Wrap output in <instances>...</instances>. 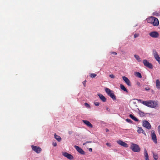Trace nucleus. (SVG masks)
Instances as JSON below:
<instances>
[{
  "instance_id": "obj_39",
  "label": "nucleus",
  "mask_w": 160,
  "mask_h": 160,
  "mask_svg": "<svg viewBox=\"0 0 160 160\" xmlns=\"http://www.w3.org/2000/svg\"><path fill=\"white\" fill-rule=\"evenodd\" d=\"M145 89L146 90L148 91L150 90V88L149 87H147L145 88Z\"/></svg>"
},
{
  "instance_id": "obj_22",
  "label": "nucleus",
  "mask_w": 160,
  "mask_h": 160,
  "mask_svg": "<svg viewBox=\"0 0 160 160\" xmlns=\"http://www.w3.org/2000/svg\"><path fill=\"white\" fill-rule=\"evenodd\" d=\"M129 117L131 118L132 119L134 120L135 121H138V119L136 118L135 117H134L133 115L132 114H130L129 115Z\"/></svg>"
},
{
  "instance_id": "obj_11",
  "label": "nucleus",
  "mask_w": 160,
  "mask_h": 160,
  "mask_svg": "<svg viewBox=\"0 0 160 160\" xmlns=\"http://www.w3.org/2000/svg\"><path fill=\"white\" fill-rule=\"evenodd\" d=\"M123 80L124 81L126 84L129 86H131V83L129 79L126 77L125 76H123L122 77Z\"/></svg>"
},
{
  "instance_id": "obj_3",
  "label": "nucleus",
  "mask_w": 160,
  "mask_h": 160,
  "mask_svg": "<svg viewBox=\"0 0 160 160\" xmlns=\"http://www.w3.org/2000/svg\"><path fill=\"white\" fill-rule=\"evenodd\" d=\"M130 148L134 152H138L140 151V148L139 146L134 143H132Z\"/></svg>"
},
{
  "instance_id": "obj_33",
  "label": "nucleus",
  "mask_w": 160,
  "mask_h": 160,
  "mask_svg": "<svg viewBox=\"0 0 160 160\" xmlns=\"http://www.w3.org/2000/svg\"><path fill=\"white\" fill-rule=\"evenodd\" d=\"M86 80H85L82 82V84L83 85L84 87H86Z\"/></svg>"
},
{
  "instance_id": "obj_6",
  "label": "nucleus",
  "mask_w": 160,
  "mask_h": 160,
  "mask_svg": "<svg viewBox=\"0 0 160 160\" xmlns=\"http://www.w3.org/2000/svg\"><path fill=\"white\" fill-rule=\"evenodd\" d=\"M31 147L32 150L37 153H40L42 150V149L38 146L32 145Z\"/></svg>"
},
{
  "instance_id": "obj_7",
  "label": "nucleus",
  "mask_w": 160,
  "mask_h": 160,
  "mask_svg": "<svg viewBox=\"0 0 160 160\" xmlns=\"http://www.w3.org/2000/svg\"><path fill=\"white\" fill-rule=\"evenodd\" d=\"M142 126L148 129H150L151 128L150 124L146 120L143 121Z\"/></svg>"
},
{
  "instance_id": "obj_15",
  "label": "nucleus",
  "mask_w": 160,
  "mask_h": 160,
  "mask_svg": "<svg viewBox=\"0 0 160 160\" xmlns=\"http://www.w3.org/2000/svg\"><path fill=\"white\" fill-rule=\"evenodd\" d=\"M98 96L99 97L100 99L103 102H105L106 101V98L105 97L101 94H98Z\"/></svg>"
},
{
  "instance_id": "obj_32",
  "label": "nucleus",
  "mask_w": 160,
  "mask_h": 160,
  "mask_svg": "<svg viewBox=\"0 0 160 160\" xmlns=\"http://www.w3.org/2000/svg\"><path fill=\"white\" fill-rule=\"evenodd\" d=\"M85 105L87 107H88V108L90 107V106H89V105L88 103H87L86 102L85 103Z\"/></svg>"
},
{
  "instance_id": "obj_25",
  "label": "nucleus",
  "mask_w": 160,
  "mask_h": 160,
  "mask_svg": "<svg viewBox=\"0 0 160 160\" xmlns=\"http://www.w3.org/2000/svg\"><path fill=\"white\" fill-rule=\"evenodd\" d=\"M111 98H112L113 100H115L116 99V96L113 93V92H112L109 95Z\"/></svg>"
},
{
  "instance_id": "obj_30",
  "label": "nucleus",
  "mask_w": 160,
  "mask_h": 160,
  "mask_svg": "<svg viewBox=\"0 0 160 160\" xmlns=\"http://www.w3.org/2000/svg\"><path fill=\"white\" fill-rule=\"evenodd\" d=\"M109 77L111 78H114L115 76L113 74H110L109 75Z\"/></svg>"
},
{
  "instance_id": "obj_44",
  "label": "nucleus",
  "mask_w": 160,
  "mask_h": 160,
  "mask_svg": "<svg viewBox=\"0 0 160 160\" xmlns=\"http://www.w3.org/2000/svg\"><path fill=\"white\" fill-rule=\"evenodd\" d=\"M69 132V133L70 134H71V132Z\"/></svg>"
},
{
  "instance_id": "obj_26",
  "label": "nucleus",
  "mask_w": 160,
  "mask_h": 160,
  "mask_svg": "<svg viewBox=\"0 0 160 160\" xmlns=\"http://www.w3.org/2000/svg\"><path fill=\"white\" fill-rule=\"evenodd\" d=\"M96 76L97 75L95 73H91L90 75V77L92 78H95Z\"/></svg>"
},
{
  "instance_id": "obj_20",
  "label": "nucleus",
  "mask_w": 160,
  "mask_h": 160,
  "mask_svg": "<svg viewBox=\"0 0 160 160\" xmlns=\"http://www.w3.org/2000/svg\"><path fill=\"white\" fill-rule=\"evenodd\" d=\"M120 87L121 89L123 90L124 91L126 92H128V91L127 90V89L125 88V87H124V85H123L121 84L120 85Z\"/></svg>"
},
{
  "instance_id": "obj_19",
  "label": "nucleus",
  "mask_w": 160,
  "mask_h": 160,
  "mask_svg": "<svg viewBox=\"0 0 160 160\" xmlns=\"http://www.w3.org/2000/svg\"><path fill=\"white\" fill-rule=\"evenodd\" d=\"M54 138L57 139L58 142H60L61 140V138L60 136L57 135L56 134H54Z\"/></svg>"
},
{
  "instance_id": "obj_5",
  "label": "nucleus",
  "mask_w": 160,
  "mask_h": 160,
  "mask_svg": "<svg viewBox=\"0 0 160 160\" xmlns=\"http://www.w3.org/2000/svg\"><path fill=\"white\" fill-rule=\"evenodd\" d=\"M143 62L145 66L150 69H152L153 68V66L152 64L151 63H149L147 60H144L143 61Z\"/></svg>"
},
{
  "instance_id": "obj_8",
  "label": "nucleus",
  "mask_w": 160,
  "mask_h": 160,
  "mask_svg": "<svg viewBox=\"0 0 160 160\" xmlns=\"http://www.w3.org/2000/svg\"><path fill=\"white\" fill-rule=\"evenodd\" d=\"M149 35L153 38H157L159 36V34L158 32L156 31L152 32L149 33Z\"/></svg>"
},
{
  "instance_id": "obj_43",
  "label": "nucleus",
  "mask_w": 160,
  "mask_h": 160,
  "mask_svg": "<svg viewBox=\"0 0 160 160\" xmlns=\"http://www.w3.org/2000/svg\"><path fill=\"white\" fill-rule=\"evenodd\" d=\"M138 101H141V100H140V99H139V100H138Z\"/></svg>"
},
{
  "instance_id": "obj_28",
  "label": "nucleus",
  "mask_w": 160,
  "mask_h": 160,
  "mask_svg": "<svg viewBox=\"0 0 160 160\" xmlns=\"http://www.w3.org/2000/svg\"><path fill=\"white\" fill-rule=\"evenodd\" d=\"M94 104L95 106H98L99 105L100 103L99 102H94Z\"/></svg>"
},
{
  "instance_id": "obj_2",
  "label": "nucleus",
  "mask_w": 160,
  "mask_h": 160,
  "mask_svg": "<svg viewBox=\"0 0 160 160\" xmlns=\"http://www.w3.org/2000/svg\"><path fill=\"white\" fill-rule=\"evenodd\" d=\"M148 22L152 24L153 26H157L159 25V21L158 19L154 17H151L147 18Z\"/></svg>"
},
{
  "instance_id": "obj_14",
  "label": "nucleus",
  "mask_w": 160,
  "mask_h": 160,
  "mask_svg": "<svg viewBox=\"0 0 160 160\" xmlns=\"http://www.w3.org/2000/svg\"><path fill=\"white\" fill-rule=\"evenodd\" d=\"M82 122L88 127L91 128H92V125L89 121L86 120H82Z\"/></svg>"
},
{
  "instance_id": "obj_18",
  "label": "nucleus",
  "mask_w": 160,
  "mask_h": 160,
  "mask_svg": "<svg viewBox=\"0 0 160 160\" xmlns=\"http://www.w3.org/2000/svg\"><path fill=\"white\" fill-rule=\"evenodd\" d=\"M156 87L157 88L160 89V82L159 79H157L156 81Z\"/></svg>"
},
{
  "instance_id": "obj_9",
  "label": "nucleus",
  "mask_w": 160,
  "mask_h": 160,
  "mask_svg": "<svg viewBox=\"0 0 160 160\" xmlns=\"http://www.w3.org/2000/svg\"><path fill=\"white\" fill-rule=\"evenodd\" d=\"M151 137L153 142L157 144V137L154 132V131L153 130L151 132Z\"/></svg>"
},
{
  "instance_id": "obj_29",
  "label": "nucleus",
  "mask_w": 160,
  "mask_h": 160,
  "mask_svg": "<svg viewBox=\"0 0 160 160\" xmlns=\"http://www.w3.org/2000/svg\"><path fill=\"white\" fill-rule=\"evenodd\" d=\"M92 141H87L86 142H85L83 144V145H85L86 144H87V143H92Z\"/></svg>"
},
{
  "instance_id": "obj_27",
  "label": "nucleus",
  "mask_w": 160,
  "mask_h": 160,
  "mask_svg": "<svg viewBox=\"0 0 160 160\" xmlns=\"http://www.w3.org/2000/svg\"><path fill=\"white\" fill-rule=\"evenodd\" d=\"M153 158L155 160H157L158 158V156L157 154H153Z\"/></svg>"
},
{
  "instance_id": "obj_16",
  "label": "nucleus",
  "mask_w": 160,
  "mask_h": 160,
  "mask_svg": "<svg viewBox=\"0 0 160 160\" xmlns=\"http://www.w3.org/2000/svg\"><path fill=\"white\" fill-rule=\"evenodd\" d=\"M137 132L138 133H142L145 136L146 135V134L145 132L143 130L142 128L141 127L138 128V129L137 130Z\"/></svg>"
},
{
  "instance_id": "obj_21",
  "label": "nucleus",
  "mask_w": 160,
  "mask_h": 160,
  "mask_svg": "<svg viewBox=\"0 0 160 160\" xmlns=\"http://www.w3.org/2000/svg\"><path fill=\"white\" fill-rule=\"evenodd\" d=\"M105 90L107 94L109 95L113 91L109 89L108 88H106Z\"/></svg>"
},
{
  "instance_id": "obj_31",
  "label": "nucleus",
  "mask_w": 160,
  "mask_h": 160,
  "mask_svg": "<svg viewBox=\"0 0 160 160\" xmlns=\"http://www.w3.org/2000/svg\"><path fill=\"white\" fill-rule=\"evenodd\" d=\"M126 121L129 123H131L132 122V121L130 119H126Z\"/></svg>"
},
{
  "instance_id": "obj_41",
  "label": "nucleus",
  "mask_w": 160,
  "mask_h": 160,
  "mask_svg": "<svg viewBox=\"0 0 160 160\" xmlns=\"http://www.w3.org/2000/svg\"><path fill=\"white\" fill-rule=\"evenodd\" d=\"M112 53L114 54H115V55H117V53L116 52H112Z\"/></svg>"
},
{
  "instance_id": "obj_40",
  "label": "nucleus",
  "mask_w": 160,
  "mask_h": 160,
  "mask_svg": "<svg viewBox=\"0 0 160 160\" xmlns=\"http://www.w3.org/2000/svg\"><path fill=\"white\" fill-rule=\"evenodd\" d=\"M88 150L90 152H91L92 151V148H89Z\"/></svg>"
},
{
  "instance_id": "obj_34",
  "label": "nucleus",
  "mask_w": 160,
  "mask_h": 160,
  "mask_svg": "<svg viewBox=\"0 0 160 160\" xmlns=\"http://www.w3.org/2000/svg\"><path fill=\"white\" fill-rule=\"evenodd\" d=\"M137 85L138 86L140 87L141 86V84L140 83L138 82H137Z\"/></svg>"
},
{
  "instance_id": "obj_38",
  "label": "nucleus",
  "mask_w": 160,
  "mask_h": 160,
  "mask_svg": "<svg viewBox=\"0 0 160 160\" xmlns=\"http://www.w3.org/2000/svg\"><path fill=\"white\" fill-rule=\"evenodd\" d=\"M153 15H154L158 16V13H157V12H155L153 13Z\"/></svg>"
},
{
  "instance_id": "obj_24",
  "label": "nucleus",
  "mask_w": 160,
  "mask_h": 160,
  "mask_svg": "<svg viewBox=\"0 0 160 160\" xmlns=\"http://www.w3.org/2000/svg\"><path fill=\"white\" fill-rule=\"evenodd\" d=\"M134 57L138 62H140L142 60L138 55H134Z\"/></svg>"
},
{
  "instance_id": "obj_13",
  "label": "nucleus",
  "mask_w": 160,
  "mask_h": 160,
  "mask_svg": "<svg viewBox=\"0 0 160 160\" xmlns=\"http://www.w3.org/2000/svg\"><path fill=\"white\" fill-rule=\"evenodd\" d=\"M74 147L76 150L80 154L84 155L85 154V152L84 151L79 147L77 146H75Z\"/></svg>"
},
{
  "instance_id": "obj_10",
  "label": "nucleus",
  "mask_w": 160,
  "mask_h": 160,
  "mask_svg": "<svg viewBox=\"0 0 160 160\" xmlns=\"http://www.w3.org/2000/svg\"><path fill=\"white\" fill-rule=\"evenodd\" d=\"M62 155L70 160H72L73 158V157L72 155L66 152H63Z\"/></svg>"
},
{
  "instance_id": "obj_35",
  "label": "nucleus",
  "mask_w": 160,
  "mask_h": 160,
  "mask_svg": "<svg viewBox=\"0 0 160 160\" xmlns=\"http://www.w3.org/2000/svg\"><path fill=\"white\" fill-rule=\"evenodd\" d=\"M139 36V35L138 34L136 33L134 35V38H136L138 37Z\"/></svg>"
},
{
  "instance_id": "obj_37",
  "label": "nucleus",
  "mask_w": 160,
  "mask_h": 160,
  "mask_svg": "<svg viewBox=\"0 0 160 160\" xmlns=\"http://www.w3.org/2000/svg\"><path fill=\"white\" fill-rule=\"evenodd\" d=\"M106 145L108 146V147H111V145H110V143H107L106 144Z\"/></svg>"
},
{
  "instance_id": "obj_1",
  "label": "nucleus",
  "mask_w": 160,
  "mask_h": 160,
  "mask_svg": "<svg viewBox=\"0 0 160 160\" xmlns=\"http://www.w3.org/2000/svg\"><path fill=\"white\" fill-rule=\"evenodd\" d=\"M143 105L152 108H155L158 105V103L153 100L144 101L142 102Z\"/></svg>"
},
{
  "instance_id": "obj_42",
  "label": "nucleus",
  "mask_w": 160,
  "mask_h": 160,
  "mask_svg": "<svg viewBox=\"0 0 160 160\" xmlns=\"http://www.w3.org/2000/svg\"><path fill=\"white\" fill-rule=\"evenodd\" d=\"M106 132H108L109 131V130L108 128H106Z\"/></svg>"
},
{
  "instance_id": "obj_17",
  "label": "nucleus",
  "mask_w": 160,
  "mask_h": 160,
  "mask_svg": "<svg viewBox=\"0 0 160 160\" xmlns=\"http://www.w3.org/2000/svg\"><path fill=\"white\" fill-rule=\"evenodd\" d=\"M144 156L146 160H149L148 155L146 149H144Z\"/></svg>"
},
{
  "instance_id": "obj_12",
  "label": "nucleus",
  "mask_w": 160,
  "mask_h": 160,
  "mask_svg": "<svg viewBox=\"0 0 160 160\" xmlns=\"http://www.w3.org/2000/svg\"><path fill=\"white\" fill-rule=\"evenodd\" d=\"M117 142L120 145L124 147H128V145L127 143L122 141L121 140H119L117 141Z\"/></svg>"
},
{
  "instance_id": "obj_45",
  "label": "nucleus",
  "mask_w": 160,
  "mask_h": 160,
  "mask_svg": "<svg viewBox=\"0 0 160 160\" xmlns=\"http://www.w3.org/2000/svg\"><path fill=\"white\" fill-rule=\"evenodd\" d=\"M108 108H107V110H108Z\"/></svg>"
},
{
  "instance_id": "obj_4",
  "label": "nucleus",
  "mask_w": 160,
  "mask_h": 160,
  "mask_svg": "<svg viewBox=\"0 0 160 160\" xmlns=\"http://www.w3.org/2000/svg\"><path fill=\"white\" fill-rule=\"evenodd\" d=\"M152 54L155 59L160 64V57L158 55L156 50L154 49L152 50Z\"/></svg>"
},
{
  "instance_id": "obj_36",
  "label": "nucleus",
  "mask_w": 160,
  "mask_h": 160,
  "mask_svg": "<svg viewBox=\"0 0 160 160\" xmlns=\"http://www.w3.org/2000/svg\"><path fill=\"white\" fill-rule=\"evenodd\" d=\"M52 145L56 147L57 146V144L56 142H53L52 143Z\"/></svg>"
},
{
  "instance_id": "obj_23",
  "label": "nucleus",
  "mask_w": 160,
  "mask_h": 160,
  "mask_svg": "<svg viewBox=\"0 0 160 160\" xmlns=\"http://www.w3.org/2000/svg\"><path fill=\"white\" fill-rule=\"evenodd\" d=\"M135 75L136 77L139 78H141L142 77L141 74L138 72H135Z\"/></svg>"
}]
</instances>
